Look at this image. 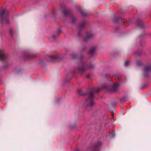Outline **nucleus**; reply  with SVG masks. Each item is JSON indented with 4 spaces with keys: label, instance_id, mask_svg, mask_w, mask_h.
Returning <instances> with one entry per match:
<instances>
[{
    "label": "nucleus",
    "instance_id": "f257e3e1",
    "mask_svg": "<svg viewBox=\"0 0 151 151\" xmlns=\"http://www.w3.org/2000/svg\"><path fill=\"white\" fill-rule=\"evenodd\" d=\"M100 89L98 88L96 91H94L93 90H92L90 92L88 93V98L86 101V103H87V107H91L94 105V104L93 101V94L95 92H97L100 91Z\"/></svg>",
    "mask_w": 151,
    "mask_h": 151
},
{
    "label": "nucleus",
    "instance_id": "f03ea898",
    "mask_svg": "<svg viewBox=\"0 0 151 151\" xmlns=\"http://www.w3.org/2000/svg\"><path fill=\"white\" fill-rule=\"evenodd\" d=\"M6 12L5 9H3L0 11V14L2 23L8 24L9 23V20L8 16L6 14Z\"/></svg>",
    "mask_w": 151,
    "mask_h": 151
},
{
    "label": "nucleus",
    "instance_id": "7ed1b4c3",
    "mask_svg": "<svg viewBox=\"0 0 151 151\" xmlns=\"http://www.w3.org/2000/svg\"><path fill=\"white\" fill-rule=\"evenodd\" d=\"M151 72V65L146 66L145 67L144 75L145 76H148V74Z\"/></svg>",
    "mask_w": 151,
    "mask_h": 151
},
{
    "label": "nucleus",
    "instance_id": "20e7f679",
    "mask_svg": "<svg viewBox=\"0 0 151 151\" xmlns=\"http://www.w3.org/2000/svg\"><path fill=\"white\" fill-rule=\"evenodd\" d=\"M7 58L6 54L4 53V50H0V60H3Z\"/></svg>",
    "mask_w": 151,
    "mask_h": 151
},
{
    "label": "nucleus",
    "instance_id": "39448f33",
    "mask_svg": "<svg viewBox=\"0 0 151 151\" xmlns=\"http://www.w3.org/2000/svg\"><path fill=\"white\" fill-rule=\"evenodd\" d=\"M80 64L81 65V66L78 68V69L79 73L82 74L85 71L86 69L82 63H80Z\"/></svg>",
    "mask_w": 151,
    "mask_h": 151
},
{
    "label": "nucleus",
    "instance_id": "423d86ee",
    "mask_svg": "<svg viewBox=\"0 0 151 151\" xmlns=\"http://www.w3.org/2000/svg\"><path fill=\"white\" fill-rule=\"evenodd\" d=\"M86 35L87 37L86 38H84L83 40L84 41H86L88 39L91 38L94 36L93 35L91 32H86Z\"/></svg>",
    "mask_w": 151,
    "mask_h": 151
},
{
    "label": "nucleus",
    "instance_id": "0eeeda50",
    "mask_svg": "<svg viewBox=\"0 0 151 151\" xmlns=\"http://www.w3.org/2000/svg\"><path fill=\"white\" fill-rule=\"evenodd\" d=\"M118 90V86L117 85H114L112 86L111 89V91L113 92H116Z\"/></svg>",
    "mask_w": 151,
    "mask_h": 151
},
{
    "label": "nucleus",
    "instance_id": "6e6552de",
    "mask_svg": "<svg viewBox=\"0 0 151 151\" xmlns=\"http://www.w3.org/2000/svg\"><path fill=\"white\" fill-rule=\"evenodd\" d=\"M101 142H97L96 144V146L94 149L95 150V151H99V150L97 149V147H99L101 146Z\"/></svg>",
    "mask_w": 151,
    "mask_h": 151
},
{
    "label": "nucleus",
    "instance_id": "1a4fd4ad",
    "mask_svg": "<svg viewBox=\"0 0 151 151\" xmlns=\"http://www.w3.org/2000/svg\"><path fill=\"white\" fill-rule=\"evenodd\" d=\"M96 50V48L93 47L92 48L89 52V54L91 55L93 54L95 52Z\"/></svg>",
    "mask_w": 151,
    "mask_h": 151
},
{
    "label": "nucleus",
    "instance_id": "9d476101",
    "mask_svg": "<svg viewBox=\"0 0 151 151\" xmlns=\"http://www.w3.org/2000/svg\"><path fill=\"white\" fill-rule=\"evenodd\" d=\"M79 9L82 15L84 16H86L88 14L87 13H84L83 10L81 8H80Z\"/></svg>",
    "mask_w": 151,
    "mask_h": 151
},
{
    "label": "nucleus",
    "instance_id": "9b49d317",
    "mask_svg": "<svg viewBox=\"0 0 151 151\" xmlns=\"http://www.w3.org/2000/svg\"><path fill=\"white\" fill-rule=\"evenodd\" d=\"M9 32L11 36L12 37L13 34H14L13 29L12 28H10Z\"/></svg>",
    "mask_w": 151,
    "mask_h": 151
},
{
    "label": "nucleus",
    "instance_id": "f8f14e48",
    "mask_svg": "<svg viewBox=\"0 0 151 151\" xmlns=\"http://www.w3.org/2000/svg\"><path fill=\"white\" fill-rule=\"evenodd\" d=\"M129 62L128 61H125L124 64V66H127L129 64Z\"/></svg>",
    "mask_w": 151,
    "mask_h": 151
},
{
    "label": "nucleus",
    "instance_id": "ddd939ff",
    "mask_svg": "<svg viewBox=\"0 0 151 151\" xmlns=\"http://www.w3.org/2000/svg\"><path fill=\"white\" fill-rule=\"evenodd\" d=\"M50 58L52 60V61H53L54 60L57 59V58L56 57H54L53 56H51L50 57Z\"/></svg>",
    "mask_w": 151,
    "mask_h": 151
},
{
    "label": "nucleus",
    "instance_id": "4468645a",
    "mask_svg": "<svg viewBox=\"0 0 151 151\" xmlns=\"http://www.w3.org/2000/svg\"><path fill=\"white\" fill-rule=\"evenodd\" d=\"M93 66L92 65H89L87 67L88 69H91L93 67Z\"/></svg>",
    "mask_w": 151,
    "mask_h": 151
},
{
    "label": "nucleus",
    "instance_id": "2eb2a0df",
    "mask_svg": "<svg viewBox=\"0 0 151 151\" xmlns=\"http://www.w3.org/2000/svg\"><path fill=\"white\" fill-rule=\"evenodd\" d=\"M84 24L83 23L81 24H80L79 26V27L80 28H82L84 26Z\"/></svg>",
    "mask_w": 151,
    "mask_h": 151
},
{
    "label": "nucleus",
    "instance_id": "dca6fc26",
    "mask_svg": "<svg viewBox=\"0 0 151 151\" xmlns=\"http://www.w3.org/2000/svg\"><path fill=\"white\" fill-rule=\"evenodd\" d=\"M76 54H73L72 55V57L73 58H75L76 57Z\"/></svg>",
    "mask_w": 151,
    "mask_h": 151
},
{
    "label": "nucleus",
    "instance_id": "f3484780",
    "mask_svg": "<svg viewBox=\"0 0 151 151\" xmlns=\"http://www.w3.org/2000/svg\"><path fill=\"white\" fill-rule=\"evenodd\" d=\"M144 27V26L143 25V24H142V26H140V27H141V28H143Z\"/></svg>",
    "mask_w": 151,
    "mask_h": 151
},
{
    "label": "nucleus",
    "instance_id": "a211bd4d",
    "mask_svg": "<svg viewBox=\"0 0 151 151\" xmlns=\"http://www.w3.org/2000/svg\"><path fill=\"white\" fill-rule=\"evenodd\" d=\"M60 32H61V31H60V30H59V33H60ZM56 34H57V35H58V33H56Z\"/></svg>",
    "mask_w": 151,
    "mask_h": 151
},
{
    "label": "nucleus",
    "instance_id": "6ab92c4d",
    "mask_svg": "<svg viewBox=\"0 0 151 151\" xmlns=\"http://www.w3.org/2000/svg\"><path fill=\"white\" fill-rule=\"evenodd\" d=\"M74 18H73V20L72 22L73 23H74V22H75V21H74Z\"/></svg>",
    "mask_w": 151,
    "mask_h": 151
},
{
    "label": "nucleus",
    "instance_id": "aec40b11",
    "mask_svg": "<svg viewBox=\"0 0 151 151\" xmlns=\"http://www.w3.org/2000/svg\"><path fill=\"white\" fill-rule=\"evenodd\" d=\"M65 12H66L65 11L64 12V14H66Z\"/></svg>",
    "mask_w": 151,
    "mask_h": 151
},
{
    "label": "nucleus",
    "instance_id": "412c9836",
    "mask_svg": "<svg viewBox=\"0 0 151 151\" xmlns=\"http://www.w3.org/2000/svg\"><path fill=\"white\" fill-rule=\"evenodd\" d=\"M111 114H112V115H113V112H111Z\"/></svg>",
    "mask_w": 151,
    "mask_h": 151
},
{
    "label": "nucleus",
    "instance_id": "4be33fe9",
    "mask_svg": "<svg viewBox=\"0 0 151 151\" xmlns=\"http://www.w3.org/2000/svg\"><path fill=\"white\" fill-rule=\"evenodd\" d=\"M114 22H115V20H114Z\"/></svg>",
    "mask_w": 151,
    "mask_h": 151
},
{
    "label": "nucleus",
    "instance_id": "5701e85b",
    "mask_svg": "<svg viewBox=\"0 0 151 151\" xmlns=\"http://www.w3.org/2000/svg\"><path fill=\"white\" fill-rule=\"evenodd\" d=\"M76 151H78V150H76Z\"/></svg>",
    "mask_w": 151,
    "mask_h": 151
}]
</instances>
